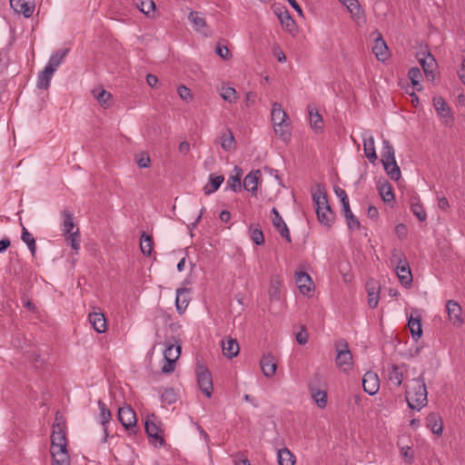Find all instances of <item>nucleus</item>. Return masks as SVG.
I'll return each mask as SVG.
<instances>
[{
    "instance_id": "6e6d98bb",
    "label": "nucleus",
    "mask_w": 465,
    "mask_h": 465,
    "mask_svg": "<svg viewBox=\"0 0 465 465\" xmlns=\"http://www.w3.org/2000/svg\"><path fill=\"white\" fill-rule=\"evenodd\" d=\"M409 79L412 85L416 86L420 84V79L422 78L420 70L418 67H412L408 73Z\"/></svg>"
},
{
    "instance_id": "774afa93",
    "label": "nucleus",
    "mask_w": 465,
    "mask_h": 465,
    "mask_svg": "<svg viewBox=\"0 0 465 465\" xmlns=\"http://www.w3.org/2000/svg\"><path fill=\"white\" fill-rule=\"evenodd\" d=\"M401 454L403 458L408 459L410 461L413 460V451L411 447L404 446L401 449Z\"/></svg>"
},
{
    "instance_id": "e433bc0d",
    "label": "nucleus",
    "mask_w": 465,
    "mask_h": 465,
    "mask_svg": "<svg viewBox=\"0 0 465 465\" xmlns=\"http://www.w3.org/2000/svg\"><path fill=\"white\" fill-rule=\"evenodd\" d=\"M382 165L384 167V170L387 173V175L393 181H398L401 176V169L399 165L397 164L396 160L391 161V162H384L382 163Z\"/></svg>"
},
{
    "instance_id": "9d476101",
    "label": "nucleus",
    "mask_w": 465,
    "mask_h": 465,
    "mask_svg": "<svg viewBox=\"0 0 465 465\" xmlns=\"http://www.w3.org/2000/svg\"><path fill=\"white\" fill-rule=\"evenodd\" d=\"M446 311L451 324L455 327H461L464 321L461 317V306L454 300H449L446 303Z\"/></svg>"
},
{
    "instance_id": "39448f33",
    "label": "nucleus",
    "mask_w": 465,
    "mask_h": 465,
    "mask_svg": "<svg viewBox=\"0 0 465 465\" xmlns=\"http://www.w3.org/2000/svg\"><path fill=\"white\" fill-rule=\"evenodd\" d=\"M391 262L392 264H397L396 272L401 284L410 286L412 282V274L403 253L401 251L394 250Z\"/></svg>"
},
{
    "instance_id": "cd10ccee",
    "label": "nucleus",
    "mask_w": 465,
    "mask_h": 465,
    "mask_svg": "<svg viewBox=\"0 0 465 465\" xmlns=\"http://www.w3.org/2000/svg\"><path fill=\"white\" fill-rule=\"evenodd\" d=\"M271 116L273 126L287 123L288 115L278 103L272 104Z\"/></svg>"
},
{
    "instance_id": "f03ea898",
    "label": "nucleus",
    "mask_w": 465,
    "mask_h": 465,
    "mask_svg": "<svg viewBox=\"0 0 465 465\" xmlns=\"http://www.w3.org/2000/svg\"><path fill=\"white\" fill-rule=\"evenodd\" d=\"M423 374L412 379L406 386L405 398L409 408L420 411L428 402Z\"/></svg>"
},
{
    "instance_id": "c756f323",
    "label": "nucleus",
    "mask_w": 465,
    "mask_h": 465,
    "mask_svg": "<svg viewBox=\"0 0 465 465\" xmlns=\"http://www.w3.org/2000/svg\"><path fill=\"white\" fill-rule=\"evenodd\" d=\"M426 422L427 427L430 428L434 434L440 435L442 433L443 426L439 414L435 412L430 413L426 418Z\"/></svg>"
},
{
    "instance_id": "4be33fe9",
    "label": "nucleus",
    "mask_w": 465,
    "mask_h": 465,
    "mask_svg": "<svg viewBox=\"0 0 465 465\" xmlns=\"http://www.w3.org/2000/svg\"><path fill=\"white\" fill-rule=\"evenodd\" d=\"M307 109L311 127L315 131V133H322L324 126L322 116L320 114L318 109L312 104H309Z\"/></svg>"
},
{
    "instance_id": "20e7f679",
    "label": "nucleus",
    "mask_w": 465,
    "mask_h": 465,
    "mask_svg": "<svg viewBox=\"0 0 465 465\" xmlns=\"http://www.w3.org/2000/svg\"><path fill=\"white\" fill-rule=\"evenodd\" d=\"M242 171L234 166V193L242 191V188L247 192H250L252 195H256L258 182L261 177V172L259 170L252 171L241 182Z\"/></svg>"
},
{
    "instance_id": "5701e85b",
    "label": "nucleus",
    "mask_w": 465,
    "mask_h": 465,
    "mask_svg": "<svg viewBox=\"0 0 465 465\" xmlns=\"http://www.w3.org/2000/svg\"><path fill=\"white\" fill-rule=\"evenodd\" d=\"M282 280L279 275L272 277L268 289V296L271 302H279L281 300V288Z\"/></svg>"
},
{
    "instance_id": "7c9ffc66",
    "label": "nucleus",
    "mask_w": 465,
    "mask_h": 465,
    "mask_svg": "<svg viewBox=\"0 0 465 465\" xmlns=\"http://www.w3.org/2000/svg\"><path fill=\"white\" fill-rule=\"evenodd\" d=\"M69 52V49H64V50H60V51H57L55 52L54 54H53L45 67L48 68V69H52V71H54L55 73L57 67L63 63L64 57L66 56V54H68Z\"/></svg>"
},
{
    "instance_id": "5fc2aeb1",
    "label": "nucleus",
    "mask_w": 465,
    "mask_h": 465,
    "mask_svg": "<svg viewBox=\"0 0 465 465\" xmlns=\"http://www.w3.org/2000/svg\"><path fill=\"white\" fill-rule=\"evenodd\" d=\"M250 235L252 241L257 244L262 245L264 242V236L261 229L259 228H251L250 229Z\"/></svg>"
},
{
    "instance_id": "c85d7f7f",
    "label": "nucleus",
    "mask_w": 465,
    "mask_h": 465,
    "mask_svg": "<svg viewBox=\"0 0 465 465\" xmlns=\"http://www.w3.org/2000/svg\"><path fill=\"white\" fill-rule=\"evenodd\" d=\"M189 20L192 22L193 28L202 35H207V28L205 20L201 13L191 12Z\"/></svg>"
},
{
    "instance_id": "09e8293b",
    "label": "nucleus",
    "mask_w": 465,
    "mask_h": 465,
    "mask_svg": "<svg viewBox=\"0 0 465 465\" xmlns=\"http://www.w3.org/2000/svg\"><path fill=\"white\" fill-rule=\"evenodd\" d=\"M223 354L229 360L232 359V338L227 336L221 341Z\"/></svg>"
},
{
    "instance_id": "2f4dec72",
    "label": "nucleus",
    "mask_w": 465,
    "mask_h": 465,
    "mask_svg": "<svg viewBox=\"0 0 465 465\" xmlns=\"http://www.w3.org/2000/svg\"><path fill=\"white\" fill-rule=\"evenodd\" d=\"M380 195L384 203H391L394 200L392 187L386 180L379 181L377 184Z\"/></svg>"
},
{
    "instance_id": "473e14b6",
    "label": "nucleus",
    "mask_w": 465,
    "mask_h": 465,
    "mask_svg": "<svg viewBox=\"0 0 465 465\" xmlns=\"http://www.w3.org/2000/svg\"><path fill=\"white\" fill-rule=\"evenodd\" d=\"M408 326L412 339L414 341H418V339L420 338V336L422 335L420 316L413 318L412 315H411V317L408 320Z\"/></svg>"
},
{
    "instance_id": "f3484780",
    "label": "nucleus",
    "mask_w": 465,
    "mask_h": 465,
    "mask_svg": "<svg viewBox=\"0 0 465 465\" xmlns=\"http://www.w3.org/2000/svg\"><path fill=\"white\" fill-rule=\"evenodd\" d=\"M145 431L150 438H153L160 446L163 443V439L161 436V429L156 422V417L152 415L148 417L145 421Z\"/></svg>"
},
{
    "instance_id": "680f3d73",
    "label": "nucleus",
    "mask_w": 465,
    "mask_h": 465,
    "mask_svg": "<svg viewBox=\"0 0 465 465\" xmlns=\"http://www.w3.org/2000/svg\"><path fill=\"white\" fill-rule=\"evenodd\" d=\"M334 192H335V194L337 195V197L340 199L342 206L347 203H350L347 193L343 189H341L340 187H335Z\"/></svg>"
},
{
    "instance_id": "bb28decb",
    "label": "nucleus",
    "mask_w": 465,
    "mask_h": 465,
    "mask_svg": "<svg viewBox=\"0 0 465 465\" xmlns=\"http://www.w3.org/2000/svg\"><path fill=\"white\" fill-rule=\"evenodd\" d=\"M89 322L93 328L98 333H104L106 331V321L105 317L102 312H93L89 314Z\"/></svg>"
},
{
    "instance_id": "13d9d810",
    "label": "nucleus",
    "mask_w": 465,
    "mask_h": 465,
    "mask_svg": "<svg viewBox=\"0 0 465 465\" xmlns=\"http://www.w3.org/2000/svg\"><path fill=\"white\" fill-rule=\"evenodd\" d=\"M179 97L183 101H191L193 99V94L191 90L185 85H180L177 89Z\"/></svg>"
},
{
    "instance_id": "72a5a7b5",
    "label": "nucleus",
    "mask_w": 465,
    "mask_h": 465,
    "mask_svg": "<svg viewBox=\"0 0 465 465\" xmlns=\"http://www.w3.org/2000/svg\"><path fill=\"white\" fill-rule=\"evenodd\" d=\"M54 74V72L52 71V69H48L45 66L37 75V87L39 89L46 90L50 85Z\"/></svg>"
},
{
    "instance_id": "0e129e2a",
    "label": "nucleus",
    "mask_w": 465,
    "mask_h": 465,
    "mask_svg": "<svg viewBox=\"0 0 465 465\" xmlns=\"http://www.w3.org/2000/svg\"><path fill=\"white\" fill-rule=\"evenodd\" d=\"M395 233L400 239H405L408 234V229L407 226L403 223H399L395 227Z\"/></svg>"
},
{
    "instance_id": "58836bf2",
    "label": "nucleus",
    "mask_w": 465,
    "mask_h": 465,
    "mask_svg": "<svg viewBox=\"0 0 465 465\" xmlns=\"http://www.w3.org/2000/svg\"><path fill=\"white\" fill-rule=\"evenodd\" d=\"M277 457L279 465H295V456L287 448L280 449Z\"/></svg>"
},
{
    "instance_id": "9b49d317",
    "label": "nucleus",
    "mask_w": 465,
    "mask_h": 465,
    "mask_svg": "<svg viewBox=\"0 0 465 465\" xmlns=\"http://www.w3.org/2000/svg\"><path fill=\"white\" fill-rule=\"evenodd\" d=\"M371 36L374 41L372 46L373 54L379 61L385 62L389 58V49L385 41L379 32H373Z\"/></svg>"
},
{
    "instance_id": "e2e57ef3",
    "label": "nucleus",
    "mask_w": 465,
    "mask_h": 465,
    "mask_svg": "<svg viewBox=\"0 0 465 465\" xmlns=\"http://www.w3.org/2000/svg\"><path fill=\"white\" fill-rule=\"evenodd\" d=\"M347 6V9L349 10V12L354 15H358L360 14V11H361V6H360V4L358 2V0H356V2L354 1H349L347 2V5H345Z\"/></svg>"
},
{
    "instance_id": "a19ab883",
    "label": "nucleus",
    "mask_w": 465,
    "mask_h": 465,
    "mask_svg": "<svg viewBox=\"0 0 465 465\" xmlns=\"http://www.w3.org/2000/svg\"><path fill=\"white\" fill-rule=\"evenodd\" d=\"M342 211L344 213L345 219L347 221V224L349 229L351 230H356L360 228V222L358 219L353 215V213L351 211L350 203H347L342 206Z\"/></svg>"
},
{
    "instance_id": "de8ad7c7",
    "label": "nucleus",
    "mask_w": 465,
    "mask_h": 465,
    "mask_svg": "<svg viewBox=\"0 0 465 465\" xmlns=\"http://www.w3.org/2000/svg\"><path fill=\"white\" fill-rule=\"evenodd\" d=\"M273 128L276 135H278L282 141L287 142L290 140L291 131L288 123L282 124L281 125H275Z\"/></svg>"
},
{
    "instance_id": "412c9836",
    "label": "nucleus",
    "mask_w": 465,
    "mask_h": 465,
    "mask_svg": "<svg viewBox=\"0 0 465 465\" xmlns=\"http://www.w3.org/2000/svg\"><path fill=\"white\" fill-rule=\"evenodd\" d=\"M118 419L125 429H130L136 425L135 413L130 407L119 408Z\"/></svg>"
},
{
    "instance_id": "4d7b16f0",
    "label": "nucleus",
    "mask_w": 465,
    "mask_h": 465,
    "mask_svg": "<svg viewBox=\"0 0 465 465\" xmlns=\"http://www.w3.org/2000/svg\"><path fill=\"white\" fill-rule=\"evenodd\" d=\"M295 338L300 345H304L308 342L309 334L304 326H300V331L295 333Z\"/></svg>"
},
{
    "instance_id": "393cba45",
    "label": "nucleus",
    "mask_w": 465,
    "mask_h": 465,
    "mask_svg": "<svg viewBox=\"0 0 465 465\" xmlns=\"http://www.w3.org/2000/svg\"><path fill=\"white\" fill-rule=\"evenodd\" d=\"M92 94L96 98L101 106L108 108L112 105L113 95L103 87L94 88L92 91Z\"/></svg>"
},
{
    "instance_id": "49530a36",
    "label": "nucleus",
    "mask_w": 465,
    "mask_h": 465,
    "mask_svg": "<svg viewBox=\"0 0 465 465\" xmlns=\"http://www.w3.org/2000/svg\"><path fill=\"white\" fill-rule=\"evenodd\" d=\"M312 397L317 403L318 407L324 408L327 404V393L324 391L314 390L313 388H310Z\"/></svg>"
},
{
    "instance_id": "c9c22d12",
    "label": "nucleus",
    "mask_w": 465,
    "mask_h": 465,
    "mask_svg": "<svg viewBox=\"0 0 465 465\" xmlns=\"http://www.w3.org/2000/svg\"><path fill=\"white\" fill-rule=\"evenodd\" d=\"M223 180V175L210 174L209 183L203 187L204 193L209 195L217 191Z\"/></svg>"
},
{
    "instance_id": "a211bd4d",
    "label": "nucleus",
    "mask_w": 465,
    "mask_h": 465,
    "mask_svg": "<svg viewBox=\"0 0 465 465\" xmlns=\"http://www.w3.org/2000/svg\"><path fill=\"white\" fill-rule=\"evenodd\" d=\"M366 290L368 293V304L371 309L378 306L380 299V284L374 280H369L366 283Z\"/></svg>"
},
{
    "instance_id": "a878e982",
    "label": "nucleus",
    "mask_w": 465,
    "mask_h": 465,
    "mask_svg": "<svg viewBox=\"0 0 465 465\" xmlns=\"http://www.w3.org/2000/svg\"><path fill=\"white\" fill-rule=\"evenodd\" d=\"M62 224H61V230L64 234L67 235L72 233L74 228H77L75 226V223L74 222V214L69 210H64L62 212Z\"/></svg>"
},
{
    "instance_id": "3c124183",
    "label": "nucleus",
    "mask_w": 465,
    "mask_h": 465,
    "mask_svg": "<svg viewBox=\"0 0 465 465\" xmlns=\"http://www.w3.org/2000/svg\"><path fill=\"white\" fill-rule=\"evenodd\" d=\"M79 229L75 228L74 232L67 234L66 240L71 247L77 252L80 249Z\"/></svg>"
},
{
    "instance_id": "ddd939ff",
    "label": "nucleus",
    "mask_w": 465,
    "mask_h": 465,
    "mask_svg": "<svg viewBox=\"0 0 465 465\" xmlns=\"http://www.w3.org/2000/svg\"><path fill=\"white\" fill-rule=\"evenodd\" d=\"M363 141V150L365 157L371 163H374L377 159V153L375 150L374 137L370 131H364L361 134Z\"/></svg>"
},
{
    "instance_id": "aec40b11",
    "label": "nucleus",
    "mask_w": 465,
    "mask_h": 465,
    "mask_svg": "<svg viewBox=\"0 0 465 465\" xmlns=\"http://www.w3.org/2000/svg\"><path fill=\"white\" fill-rule=\"evenodd\" d=\"M272 222L273 226L279 232L281 236L285 238L287 240V242H291V235H290L289 229H288L285 222L283 221V219L280 215L278 210L273 207L272 210Z\"/></svg>"
},
{
    "instance_id": "a18cd8bd",
    "label": "nucleus",
    "mask_w": 465,
    "mask_h": 465,
    "mask_svg": "<svg viewBox=\"0 0 465 465\" xmlns=\"http://www.w3.org/2000/svg\"><path fill=\"white\" fill-rule=\"evenodd\" d=\"M177 399V394L172 388H165L161 393V401L164 404L171 405L176 402Z\"/></svg>"
},
{
    "instance_id": "864d4df0",
    "label": "nucleus",
    "mask_w": 465,
    "mask_h": 465,
    "mask_svg": "<svg viewBox=\"0 0 465 465\" xmlns=\"http://www.w3.org/2000/svg\"><path fill=\"white\" fill-rule=\"evenodd\" d=\"M221 146L223 150L229 151L232 146V132L230 129H227L226 133H224L221 137Z\"/></svg>"
},
{
    "instance_id": "69168bd1",
    "label": "nucleus",
    "mask_w": 465,
    "mask_h": 465,
    "mask_svg": "<svg viewBox=\"0 0 465 465\" xmlns=\"http://www.w3.org/2000/svg\"><path fill=\"white\" fill-rule=\"evenodd\" d=\"M176 361L165 360V363L162 366L163 373H171L174 371Z\"/></svg>"
},
{
    "instance_id": "052dcab7",
    "label": "nucleus",
    "mask_w": 465,
    "mask_h": 465,
    "mask_svg": "<svg viewBox=\"0 0 465 465\" xmlns=\"http://www.w3.org/2000/svg\"><path fill=\"white\" fill-rule=\"evenodd\" d=\"M220 94L223 100L231 103L232 97V88L230 86L226 87L225 84H223L222 87L220 88Z\"/></svg>"
},
{
    "instance_id": "1a4fd4ad",
    "label": "nucleus",
    "mask_w": 465,
    "mask_h": 465,
    "mask_svg": "<svg viewBox=\"0 0 465 465\" xmlns=\"http://www.w3.org/2000/svg\"><path fill=\"white\" fill-rule=\"evenodd\" d=\"M418 60L424 71L427 79L433 81L435 78L434 71L437 66L434 56L429 51L420 52L418 54Z\"/></svg>"
},
{
    "instance_id": "37998d69",
    "label": "nucleus",
    "mask_w": 465,
    "mask_h": 465,
    "mask_svg": "<svg viewBox=\"0 0 465 465\" xmlns=\"http://www.w3.org/2000/svg\"><path fill=\"white\" fill-rule=\"evenodd\" d=\"M136 7L147 16L150 15L151 13L154 12L155 4L153 0H135Z\"/></svg>"
},
{
    "instance_id": "bf43d9fd",
    "label": "nucleus",
    "mask_w": 465,
    "mask_h": 465,
    "mask_svg": "<svg viewBox=\"0 0 465 465\" xmlns=\"http://www.w3.org/2000/svg\"><path fill=\"white\" fill-rule=\"evenodd\" d=\"M136 163L140 168H147L150 166L151 160L148 153L143 152L138 154Z\"/></svg>"
},
{
    "instance_id": "ea45409f",
    "label": "nucleus",
    "mask_w": 465,
    "mask_h": 465,
    "mask_svg": "<svg viewBox=\"0 0 465 465\" xmlns=\"http://www.w3.org/2000/svg\"><path fill=\"white\" fill-rule=\"evenodd\" d=\"M395 161V150L390 141H382L381 163Z\"/></svg>"
},
{
    "instance_id": "7ed1b4c3",
    "label": "nucleus",
    "mask_w": 465,
    "mask_h": 465,
    "mask_svg": "<svg viewBox=\"0 0 465 465\" xmlns=\"http://www.w3.org/2000/svg\"><path fill=\"white\" fill-rule=\"evenodd\" d=\"M313 203L316 206V213L319 222L327 228H331L335 220V213L331 210L327 198V193L320 184L312 193Z\"/></svg>"
},
{
    "instance_id": "8fccbe9b",
    "label": "nucleus",
    "mask_w": 465,
    "mask_h": 465,
    "mask_svg": "<svg viewBox=\"0 0 465 465\" xmlns=\"http://www.w3.org/2000/svg\"><path fill=\"white\" fill-rule=\"evenodd\" d=\"M98 406H99V410H100V421H101L102 425L104 427L105 424L110 421L112 415L104 402L99 401Z\"/></svg>"
},
{
    "instance_id": "4468645a",
    "label": "nucleus",
    "mask_w": 465,
    "mask_h": 465,
    "mask_svg": "<svg viewBox=\"0 0 465 465\" xmlns=\"http://www.w3.org/2000/svg\"><path fill=\"white\" fill-rule=\"evenodd\" d=\"M260 366L263 375L267 378H272L277 370V361L271 352L264 354L260 360Z\"/></svg>"
},
{
    "instance_id": "0eeeda50",
    "label": "nucleus",
    "mask_w": 465,
    "mask_h": 465,
    "mask_svg": "<svg viewBox=\"0 0 465 465\" xmlns=\"http://www.w3.org/2000/svg\"><path fill=\"white\" fill-rule=\"evenodd\" d=\"M197 382L200 390L207 397H211L213 390V379L211 372L203 365L198 364L195 370Z\"/></svg>"
},
{
    "instance_id": "f257e3e1",
    "label": "nucleus",
    "mask_w": 465,
    "mask_h": 465,
    "mask_svg": "<svg viewBox=\"0 0 465 465\" xmlns=\"http://www.w3.org/2000/svg\"><path fill=\"white\" fill-rule=\"evenodd\" d=\"M50 451L53 459L52 465H70L65 421L59 413H56L54 422L53 424Z\"/></svg>"
},
{
    "instance_id": "4c0bfd02",
    "label": "nucleus",
    "mask_w": 465,
    "mask_h": 465,
    "mask_svg": "<svg viewBox=\"0 0 465 465\" xmlns=\"http://www.w3.org/2000/svg\"><path fill=\"white\" fill-rule=\"evenodd\" d=\"M389 381L396 387H400L403 381V372L401 366L392 365L388 373Z\"/></svg>"
},
{
    "instance_id": "6e6552de",
    "label": "nucleus",
    "mask_w": 465,
    "mask_h": 465,
    "mask_svg": "<svg viewBox=\"0 0 465 465\" xmlns=\"http://www.w3.org/2000/svg\"><path fill=\"white\" fill-rule=\"evenodd\" d=\"M273 12L285 31L291 35H295L297 26L287 8L285 6H276L273 7Z\"/></svg>"
},
{
    "instance_id": "423d86ee",
    "label": "nucleus",
    "mask_w": 465,
    "mask_h": 465,
    "mask_svg": "<svg viewBox=\"0 0 465 465\" xmlns=\"http://www.w3.org/2000/svg\"><path fill=\"white\" fill-rule=\"evenodd\" d=\"M335 349L337 367L343 371H351L353 367V358L348 342L345 340H340L336 342Z\"/></svg>"
},
{
    "instance_id": "603ef678",
    "label": "nucleus",
    "mask_w": 465,
    "mask_h": 465,
    "mask_svg": "<svg viewBox=\"0 0 465 465\" xmlns=\"http://www.w3.org/2000/svg\"><path fill=\"white\" fill-rule=\"evenodd\" d=\"M411 210L419 221L424 222L427 218L426 212L420 203H411Z\"/></svg>"
},
{
    "instance_id": "2eb2a0df",
    "label": "nucleus",
    "mask_w": 465,
    "mask_h": 465,
    "mask_svg": "<svg viewBox=\"0 0 465 465\" xmlns=\"http://www.w3.org/2000/svg\"><path fill=\"white\" fill-rule=\"evenodd\" d=\"M362 387L369 395H374L380 389V380L373 371H367L362 378Z\"/></svg>"
},
{
    "instance_id": "b1692460",
    "label": "nucleus",
    "mask_w": 465,
    "mask_h": 465,
    "mask_svg": "<svg viewBox=\"0 0 465 465\" xmlns=\"http://www.w3.org/2000/svg\"><path fill=\"white\" fill-rule=\"evenodd\" d=\"M190 302V292L187 288L176 290L175 305L177 312L182 314L185 312Z\"/></svg>"
},
{
    "instance_id": "338daca9",
    "label": "nucleus",
    "mask_w": 465,
    "mask_h": 465,
    "mask_svg": "<svg viewBox=\"0 0 465 465\" xmlns=\"http://www.w3.org/2000/svg\"><path fill=\"white\" fill-rule=\"evenodd\" d=\"M273 54L280 63H284L286 61L285 54L282 52L279 45H275L273 47Z\"/></svg>"
},
{
    "instance_id": "c03bdc74",
    "label": "nucleus",
    "mask_w": 465,
    "mask_h": 465,
    "mask_svg": "<svg viewBox=\"0 0 465 465\" xmlns=\"http://www.w3.org/2000/svg\"><path fill=\"white\" fill-rule=\"evenodd\" d=\"M140 248L141 252L144 255H151L152 250H153V239L151 236L147 235L145 232H143L141 236V242H140Z\"/></svg>"
},
{
    "instance_id": "dca6fc26",
    "label": "nucleus",
    "mask_w": 465,
    "mask_h": 465,
    "mask_svg": "<svg viewBox=\"0 0 465 465\" xmlns=\"http://www.w3.org/2000/svg\"><path fill=\"white\" fill-rule=\"evenodd\" d=\"M15 12L23 14L25 17H31L35 11V2L30 0H9Z\"/></svg>"
},
{
    "instance_id": "79ce46f5",
    "label": "nucleus",
    "mask_w": 465,
    "mask_h": 465,
    "mask_svg": "<svg viewBox=\"0 0 465 465\" xmlns=\"http://www.w3.org/2000/svg\"><path fill=\"white\" fill-rule=\"evenodd\" d=\"M21 239L27 245L32 255L35 256L36 252L35 240L25 226L22 228Z\"/></svg>"
},
{
    "instance_id": "6ab92c4d",
    "label": "nucleus",
    "mask_w": 465,
    "mask_h": 465,
    "mask_svg": "<svg viewBox=\"0 0 465 465\" xmlns=\"http://www.w3.org/2000/svg\"><path fill=\"white\" fill-rule=\"evenodd\" d=\"M433 105L438 115L440 118H443L446 124L453 121V116L450 113V109L441 96H436L433 98Z\"/></svg>"
},
{
    "instance_id": "f704fd0d",
    "label": "nucleus",
    "mask_w": 465,
    "mask_h": 465,
    "mask_svg": "<svg viewBox=\"0 0 465 465\" xmlns=\"http://www.w3.org/2000/svg\"><path fill=\"white\" fill-rule=\"evenodd\" d=\"M181 345L176 341L175 343H167L163 351L164 360L177 361L181 355Z\"/></svg>"
},
{
    "instance_id": "f8f14e48",
    "label": "nucleus",
    "mask_w": 465,
    "mask_h": 465,
    "mask_svg": "<svg viewBox=\"0 0 465 465\" xmlns=\"http://www.w3.org/2000/svg\"><path fill=\"white\" fill-rule=\"evenodd\" d=\"M295 283L303 295L309 294L314 289V283L311 276L303 271H297L294 275Z\"/></svg>"
}]
</instances>
